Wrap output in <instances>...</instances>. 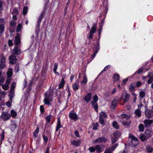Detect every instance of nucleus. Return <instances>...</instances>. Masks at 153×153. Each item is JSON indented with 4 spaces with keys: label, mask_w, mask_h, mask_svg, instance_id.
<instances>
[{
    "label": "nucleus",
    "mask_w": 153,
    "mask_h": 153,
    "mask_svg": "<svg viewBox=\"0 0 153 153\" xmlns=\"http://www.w3.org/2000/svg\"><path fill=\"white\" fill-rule=\"evenodd\" d=\"M53 92L52 90H51L48 94L45 93V98L44 101L45 104L50 105V102L52 101V96Z\"/></svg>",
    "instance_id": "1"
},
{
    "label": "nucleus",
    "mask_w": 153,
    "mask_h": 153,
    "mask_svg": "<svg viewBox=\"0 0 153 153\" xmlns=\"http://www.w3.org/2000/svg\"><path fill=\"white\" fill-rule=\"evenodd\" d=\"M129 137L131 139V142L129 143L130 146L131 147H135L138 144V141L137 138L134 137L132 134H129Z\"/></svg>",
    "instance_id": "2"
},
{
    "label": "nucleus",
    "mask_w": 153,
    "mask_h": 153,
    "mask_svg": "<svg viewBox=\"0 0 153 153\" xmlns=\"http://www.w3.org/2000/svg\"><path fill=\"white\" fill-rule=\"evenodd\" d=\"M97 27V25L96 24L94 23L89 33L88 34L87 36V38L88 39H90L93 38V34L96 32Z\"/></svg>",
    "instance_id": "3"
},
{
    "label": "nucleus",
    "mask_w": 153,
    "mask_h": 153,
    "mask_svg": "<svg viewBox=\"0 0 153 153\" xmlns=\"http://www.w3.org/2000/svg\"><path fill=\"white\" fill-rule=\"evenodd\" d=\"M11 117L10 114L7 112L3 111L1 118L4 121L9 120Z\"/></svg>",
    "instance_id": "4"
},
{
    "label": "nucleus",
    "mask_w": 153,
    "mask_h": 153,
    "mask_svg": "<svg viewBox=\"0 0 153 153\" xmlns=\"http://www.w3.org/2000/svg\"><path fill=\"white\" fill-rule=\"evenodd\" d=\"M45 13V10H43L41 12V14L38 18V20L37 22V24L36 25V28H39L40 24L42 21V19L44 17Z\"/></svg>",
    "instance_id": "5"
},
{
    "label": "nucleus",
    "mask_w": 153,
    "mask_h": 153,
    "mask_svg": "<svg viewBox=\"0 0 153 153\" xmlns=\"http://www.w3.org/2000/svg\"><path fill=\"white\" fill-rule=\"evenodd\" d=\"M12 53L13 55H19L21 53V50L19 48L16 46L14 47Z\"/></svg>",
    "instance_id": "6"
},
{
    "label": "nucleus",
    "mask_w": 153,
    "mask_h": 153,
    "mask_svg": "<svg viewBox=\"0 0 153 153\" xmlns=\"http://www.w3.org/2000/svg\"><path fill=\"white\" fill-rule=\"evenodd\" d=\"M107 140V138L104 137H99L97 139H96L94 141V142L95 143H105Z\"/></svg>",
    "instance_id": "7"
},
{
    "label": "nucleus",
    "mask_w": 153,
    "mask_h": 153,
    "mask_svg": "<svg viewBox=\"0 0 153 153\" xmlns=\"http://www.w3.org/2000/svg\"><path fill=\"white\" fill-rule=\"evenodd\" d=\"M152 136V134H149L148 135H146L143 134H140L139 136L141 140L143 142L145 140H146L148 139L151 137Z\"/></svg>",
    "instance_id": "8"
},
{
    "label": "nucleus",
    "mask_w": 153,
    "mask_h": 153,
    "mask_svg": "<svg viewBox=\"0 0 153 153\" xmlns=\"http://www.w3.org/2000/svg\"><path fill=\"white\" fill-rule=\"evenodd\" d=\"M130 95L126 93H123L121 96V99L124 101L125 102H128L129 99Z\"/></svg>",
    "instance_id": "9"
},
{
    "label": "nucleus",
    "mask_w": 153,
    "mask_h": 153,
    "mask_svg": "<svg viewBox=\"0 0 153 153\" xmlns=\"http://www.w3.org/2000/svg\"><path fill=\"white\" fill-rule=\"evenodd\" d=\"M9 59L10 62L12 64H15L16 62V57L13 54L10 56Z\"/></svg>",
    "instance_id": "10"
},
{
    "label": "nucleus",
    "mask_w": 153,
    "mask_h": 153,
    "mask_svg": "<svg viewBox=\"0 0 153 153\" xmlns=\"http://www.w3.org/2000/svg\"><path fill=\"white\" fill-rule=\"evenodd\" d=\"M20 35L17 33L16 35L15 38V40L14 41L15 44L16 45H19L21 42L20 41Z\"/></svg>",
    "instance_id": "11"
},
{
    "label": "nucleus",
    "mask_w": 153,
    "mask_h": 153,
    "mask_svg": "<svg viewBox=\"0 0 153 153\" xmlns=\"http://www.w3.org/2000/svg\"><path fill=\"white\" fill-rule=\"evenodd\" d=\"M145 114L147 118H149L153 115V111L149 109H146L145 111Z\"/></svg>",
    "instance_id": "12"
},
{
    "label": "nucleus",
    "mask_w": 153,
    "mask_h": 153,
    "mask_svg": "<svg viewBox=\"0 0 153 153\" xmlns=\"http://www.w3.org/2000/svg\"><path fill=\"white\" fill-rule=\"evenodd\" d=\"M79 81L77 79L75 83L72 85L73 90L75 91L79 89Z\"/></svg>",
    "instance_id": "13"
},
{
    "label": "nucleus",
    "mask_w": 153,
    "mask_h": 153,
    "mask_svg": "<svg viewBox=\"0 0 153 153\" xmlns=\"http://www.w3.org/2000/svg\"><path fill=\"white\" fill-rule=\"evenodd\" d=\"M62 127V126L61 125V124L60 118L59 117L58 118L57 122L56 129V131H57L60 128Z\"/></svg>",
    "instance_id": "14"
},
{
    "label": "nucleus",
    "mask_w": 153,
    "mask_h": 153,
    "mask_svg": "<svg viewBox=\"0 0 153 153\" xmlns=\"http://www.w3.org/2000/svg\"><path fill=\"white\" fill-rule=\"evenodd\" d=\"M69 115L70 118L75 121L78 118L77 114L75 113H70Z\"/></svg>",
    "instance_id": "15"
},
{
    "label": "nucleus",
    "mask_w": 153,
    "mask_h": 153,
    "mask_svg": "<svg viewBox=\"0 0 153 153\" xmlns=\"http://www.w3.org/2000/svg\"><path fill=\"white\" fill-rule=\"evenodd\" d=\"M118 101L117 99H114L111 102V108L115 109L117 106Z\"/></svg>",
    "instance_id": "16"
},
{
    "label": "nucleus",
    "mask_w": 153,
    "mask_h": 153,
    "mask_svg": "<svg viewBox=\"0 0 153 153\" xmlns=\"http://www.w3.org/2000/svg\"><path fill=\"white\" fill-rule=\"evenodd\" d=\"M92 94L91 93H88L84 98V100L87 102H89L91 100Z\"/></svg>",
    "instance_id": "17"
},
{
    "label": "nucleus",
    "mask_w": 153,
    "mask_h": 153,
    "mask_svg": "<svg viewBox=\"0 0 153 153\" xmlns=\"http://www.w3.org/2000/svg\"><path fill=\"white\" fill-rule=\"evenodd\" d=\"M81 141L80 140H78L77 141L74 140L71 141V143L74 146H77L80 145V144Z\"/></svg>",
    "instance_id": "18"
},
{
    "label": "nucleus",
    "mask_w": 153,
    "mask_h": 153,
    "mask_svg": "<svg viewBox=\"0 0 153 153\" xmlns=\"http://www.w3.org/2000/svg\"><path fill=\"white\" fill-rule=\"evenodd\" d=\"M153 120H145L144 121V123L145 124L146 126H150L153 123Z\"/></svg>",
    "instance_id": "19"
},
{
    "label": "nucleus",
    "mask_w": 153,
    "mask_h": 153,
    "mask_svg": "<svg viewBox=\"0 0 153 153\" xmlns=\"http://www.w3.org/2000/svg\"><path fill=\"white\" fill-rule=\"evenodd\" d=\"M65 83V82L64 81V77H62V79H61V81L60 82V83L59 85V88H62L64 86Z\"/></svg>",
    "instance_id": "20"
},
{
    "label": "nucleus",
    "mask_w": 153,
    "mask_h": 153,
    "mask_svg": "<svg viewBox=\"0 0 153 153\" xmlns=\"http://www.w3.org/2000/svg\"><path fill=\"white\" fill-rule=\"evenodd\" d=\"M14 91H12L10 90L9 93V96L10 98V100L12 101V99L14 96Z\"/></svg>",
    "instance_id": "21"
},
{
    "label": "nucleus",
    "mask_w": 153,
    "mask_h": 153,
    "mask_svg": "<svg viewBox=\"0 0 153 153\" xmlns=\"http://www.w3.org/2000/svg\"><path fill=\"white\" fill-rule=\"evenodd\" d=\"M135 83H132L130 85L129 88V90L130 91L132 92L134 91V90L135 88Z\"/></svg>",
    "instance_id": "22"
},
{
    "label": "nucleus",
    "mask_w": 153,
    "mask_h": 153,
    "mask_svg": "<svg viewBox=\"0 0 153 153\" xmlns=\"http://www.w3.org/2000/svg\"><path fill=\"white\" fill-rule=\"evenodd\" d=\"M13 69L12 68L9 69L8 71L7 72V77H11L13 74Z\"/></svg>",
    "instance_id": "23"
},
{
    "label": "nucleus",
    "mask_w": 153,
    "mask_h": 153,
    "mask_svg": "<svg viewBox=\"0 0 153 153\" xmlns=\"http://www.w3.org/2000/svg\"><path fill=\"white\" fill-rule=\"evenodd\" d=\"M112 135L113 136H114L116 138H118L120 136L121 133L120 131H117Z\"/></svg>",
    "instance_id": "24"
},
{
    "label": "nucleus",
    "mask_w": 153,
    "mask_h": 153,
    "mask_svg": "<svg viewBox=\"0 0 153 153\" xmlns=\"http://www.w3.org/2000/svg\"><path fill=\"white\" fill-rule=\"evenodd\" d=\"M135 114L138 117H140L141 116V111L140 109L136 110L134 112Z\"/></svg>",
    "instance_id": "25"
},
{
    "label": "nucleus",
    "mask_w": 153,
    "mask_h": 153,
    "mask_svg": "<svg viewBox=\"0 0 153 153\" xmlns=\"http://www.w3.org/2000/svg\"><path fill=\"white\" fill-rule=\"evenodd\" d=\"M146 150L149 152H152L153 151V149L150 145H147L146 146Z\"/></svg>",
    "instance_id": "26"
},
{
    "label": "nucleus",
    "mask_w": 153,
    "mask_h": 153,
    "mask_svg": "<svg viewBox=\"0 0 153 153\" xmlns=\"http://www.w3.org/2000/svg\"><path fill=\"white\" fill-rule=\"evenodd\" d=\"M92 107L95 110L98 112V105L97 103H92Z\"/></svg>",
    "instance_id": "27"
},
{
    "label": "nucleus",
    "mask_w": 153,
    "mask_h": 153,
    "mask_svg": "<svg viewBox=\"0 0 153 153\" xmlns=\"http://www.w3.org/2000/svg\"><path fill=\"white\" fill-rule=\"evenodd\" d=\"M99 44L98 45H97V46L95 45V47H98V48H97V49H96V50H94L95 51L94 53V54L92 55V56L93 58H94V57L96 55L97 53L98 50L99 49Z\"/></svg>",
    "instance_id": "28"
},
{
    "label": "nucleus",
    "mask_w": 153,
    "mask_h": 153,
    "mask_svg": "<svg viewBox=\"0 0 153 153\" xmlns=\"http://www.w3.org/2000/svg\"><path fill=\"white\" fill-rule=\"evenodd\" d=\"M113 77L114 79V81H119L120 79V76L118 74H116L114 75L113 76Z\"/></svg>",
    "instance_id": "29"
},
{
    "label": "nucleus",
    "mask_w": 153,
    "mask_h": 153,
    "mask_svg": "<svg viewBox=\"0 0 153 153\" xmlns=\"http://www.w3.org/2000/svg\"><path fill=\"white\" fill-rule=\"evenodd\" d=\"M5 61L6 58L4 56V55L3 54H1V55L0 62L5 63Z\"/></svg>",
    "instance_id": "30"
},
{
    "label": "nucleus",
    "mask_w": 153,
    "mask_h": 153,
    "mask_svg": "<svg viewBox=\"0 0 153 153\" xmlns=\"http://www.w3.org/2000/svg\"><path fill=\"white\" fill-rule=\"evenodd\" d=\"M145 95V93L143 91H141L139 93V97L141 99L143 98Z\"/></svg>",
    "instance_id": "31"
},
{
    "label": "nucleus",
    "mask_w": 153,
    "mask_h": 153,
    "mask_svg": "<svg viewBox=\"0 0 153 153\" xmlns=\"http://www.w3.org/2000/svg\"><path fill=\"white\" fill-rule=\"evenodd\" d=\"M22 28V25L21 24H19L17 26L16 31L17 32H18L21 30V29Z\"/></svg>",
    "instance_id": "32"
},
{
    "label": "nucleus",
    "mask_w": 153,
    "mask_h": 153,
    "mask_svg": "<svg viewBox=\"0 0 153 153\" xmlns=\"http://www.w3.org/2000/svg\"><path fill=\"white\" fill-rule=\"evenodd\" d=\"M11 115L13 117H16L17 115L16 112L14 110H12L10 111Z\"/></svg>",
    "instance_id": "33"
},
{
    "label": "nucleus",
    "mask_w": 153,
    "mask_h": 153,
    "mask_svg": "<svg viewBox=\"0 0 153 153\" xmlns=\"http://www.w3.org/2000/svg\"><path fill=\"white\" fill-rule=\"evenodd\" d=\"M16 82H14L12 83L10 87V90L12 91H14V89L16 87Z\"/></svg>",
    "instance_id": "34"
},
{
    "label": "nucleus",
    "mask_w": 153,
    "mask_h": 153,
    "mask_svg": "<svg viewBox=\"0 0 153 153\" xmlns=\"http://www.w3.org/2000/svg\"><path fill=\"white\" fill-rule=\"evenodd\" d=\"M12 13L13 15L17 16L19 13V11L17 9L14 8L12 12Z\"/></svg>",
    "instance_id": "35"
},
{
    "label": "nucleus",
    "mask_w": 153,
    "mask_h": 153,
    "mask_svg": "<svg viewBox=\"0 0 153 153\" xmlns=\"http://www.w3.org/2000/svg\"><path fill=\"white\" fill-rule=\"evenodd\" d=\"M39 131V128L38 127H37L36 130L34 132L33 135L35 137H36L38 136V134Z\"/></svg>",
    "instance_id": "36"
},
{
    "label": "nucleus",
    "mask_w": 153,
    "mask_h": 153,
    "mask_svg": "<svg viewBox=\"0 0 153 153\" xmlns=\"http://www.w3.org/2000/svg\"><path fill=\"white\" fill-rule=\"evenodd\" d=\"M93 101L92 102V103H97V102L98 100V97L97 95H95L93 97Z\"/></svg>",
    "instance_id": "37"
},
{
    "label": "nucleus",
    "mask_w": 153,
    "mask_h": 153,
    "mask_svg": "<svg viewBox=\"0 0 153 153\" xmlns=\"http://www.w3.org/2000/svg\"><path fill=\"white\" fill-rule=\"evenodd\" d=\"M2 88L4 90H7L9 88V86L7 84H5L2 85Z\"/></svg>",
    "instance_id": "38"
},
{
    "label": "nucleus",
    "mask_w": 153,
    "mask_h": 153,
    "mask_svg": "<svg viewBox=\"0 0 153 153\" xmlns=\"http://www.w3.org/2000/svg\"><path fill=\"white\" fill-rule=\"evenodd\" d=\"M117 138L113 136L112 135L111 136V143L113 144L117 141Z\"/></svg>",
    "instance_id": "39"
},
{
    "label": "nucleus",
    "mask_w": 153,
    "mask_h": 153,
    "mask_svg": "<svg viewBox=\"0 0 153 153\" xmlns=\"http://www.w3.org/2000/svg\"><path fill=\"white\" fill-rule=\"evenodd\" d=\"M28 11V8L26 7H25L23 9V15H25L27 13Z\"/></svg>",
    "instance_id": "40"
},
{
    "label": "nucleus",
    "mask_w": 153,
    "mask_h": 153,
    "mask_svg": "<svg viewBox=\"0 0 153 153\" xmlns=\"http://www.w3.org/2000/svg\"><path fill=\"white\" fill-rule=\"evenodd\" d=\"M107 115L104 112H102L100 113V116L99 117H102L103 118H106L107 117Z\"/></svg>",
    "instance_id": "41"
},
{
    "label": "nucleus",
    "mask_w": 153,
    "mask_h": 153,
    "mask_svg": "<svg viewBox=\"0 0 153 153\" xmlns=\"http://www.w3.org/2000/svg\"><path fill=\"white\" fill-rule=\"evenodd\" d=\"M152 131V130L151 128H149L147 129L145 131V134L147 135H149L151 133Z\"/></svg>",
    "instance_id": "42"
},
{
    "label": "nucleus",
    "mask_w": 153,
    "mask_h": 153,
    "mask_svg": "<svg viewBox=\"0 0 153 153\" xmlns=\"http://www.w3.org/2000/svg\"><path fill=\"white\" fill-rule=\"evenodd\" d=\"M139 129L140 131H143L144 130V127L143 125L142 124H140L139 126Z\"/></svg>",
    "instance_id": "43"
},
{
    "label": "nucleus",
    "mask_w": 153,
    "mask_h": 153,
    "mask_svg": "<svg viewBox=\"0 0 153 153\" xmlns=\"http://www.w3.org/2000/svg\"><path fill=\"white\" fill-rule=\"evenodd\" d=\"M16 125L15 123H12L11 124V129L12 131H13L16 128Z\"/></svg>",
    "instance_id": "44"
},
{
    "label": "nucleus",
    "mask_w": 153,
    "mask_h": 153,
    "mask_svg": "<svg viewBox=\"0 0 153 153\" xmlns=\"http://www.w3.org/2000/svg\"><path fill=\"white\" fill-rule=\"evenodd\" d=\"M19 71V64H16L15 66L14 71L16 73L18 72Z\"/></svg>",
    "instance_id": "45"
},
{
    "label": "nucleus",
    "mask_w": 153,
    "mask_h": 153,
    "mask_svg": "<svg viewBox=\"0 0 153 153\" xmlns=\"http://www.w3.org/2000/svg\"><path fill=\"white\" fill-rule=\"evenodd\" d=\"M4 25H0V33H3L4 31Z\"/></svg>",
    "instance_id": "46"
},
{
    "label": "nucleus",
    "mask_w": 153,
    "mask_h": 153,
    "mask_svg": "<svg viewBox=\"0 0 153 153\" xmlns=\"http://www.w3.org/2000/svg\"><path fill=\"white\" fill-rule=\"evenodd\" d=\"M113 126L116 129L119 128V126L118 125L116 121H114L112 123Z\"/></svg>",
    "instance_id": "47"
},
{
    "label": "nucleus",
    "mask_w": 153,
    "mask_h": 153,
    "mask_svg": "<svg viewBox=\"0 0 153 153\" xmlns=\"http://www.w3.org/2000/svg\"><path fill=\"white\" fill-rule=\"evenodd\" d=\"M52 116L51 115H49L45 117V120L48 123H49L51 119Z\"/></svg>",
    "instance_id": "48"
},
{
    "label": "nucleus",
    "mask_w": 153,
    "mask_h": 153,
    "mask_svg": "<svg viewBox=\"0 0 153 153\" xmlns=\"http://www.w3.org/2000/svg\"><path fill=\"white\" fill-rule=\"evenodd\" d=\"M118 146V144L116 143L110 149H111L112 152H113Z\"/></svg>",
    "instance_id": "49"
},
{
    "label": "nucleus",
    "mask_w": 153,
    "mask_h": 153,
    "mask_svg": "<svg viewBox=\"0 0 153 153\" xmlns=\"http://www.w3.org/2000/svg\"><path fill=\"white\" fill-rule=\"evenodd\" d=\"M143 69L142 68H139L138 71H137L135 72L134 74H140L143 71Z\"/></svg>",
    "instance_id": "50"
},
{
    "label": "nucleus",
    "mask_w": 153,
    "mask_h": 153,
    "mask_svg": "<svg viewBox=\"0 0 153 153\" xmlns=\"http://www.w3.org/2000/svg\"><path fill=\"white\" fill-rule=\"evenodd\" d=\"M42 137L43 140L45 141V143H46L48 141V138L47 137H46L44 134H42Z\"/></svg>",
    "instance_id": "51"
},
{
    "label": "nucleus",
    "mask_w": 153,
    "mask_h": 153,
    "mask_svg": "<svg viewBox=\"0 0 153 153\" xmlns=\"http://www.w3.org/2000/svg\"><path fill=\"white\" fill-rule=\"evenodd\" d=\"M84 79L82 81V83L83 84H86L87 83V79L85 75H84Z\"/></svg>",
    "instance_id": "52"
},
{
    "label": "nucleus",
    "mask_w": 153,
    "mask_h": 153,
    "mask_svg": "<svg viewBox=\"0 0 153 153\" xmlns=\"http://www.w3.org/2000/svg\"><path fill=\"white\" fill-rule=\"evenodd\" d=\"M97 150V152H101V148L100 146L99 145L96 146L95 148V150Z\"/></svg>",
    "instance_id": "53"
},
{
    "label": "nucleus",
    "mask_w": 153,
    "mask_h": 153,
    "mask_svg": "<svg viewBox=\"0 0 153 153\" xmlns=\"http://www.w3.org/2000/svg\"><path fill=\"white\" fill-rule=\"evenodd\" d=\"M153 82V75H152V76L148 80L147 83L148 84H151L152 82Z\"/></svg>",
    "instance_id": "54"
},
{
    "label": "nucleus",
    "mask_w": 153,
    "mask_h": 153,
    "mask_svg": "<svg viewBox=\"0 0 153 153\" xmlns=\"http://www.w3.org/2000/svg\"><path fill=\"white\" fill-rule=\"evenodd\" d=\"M0 136L1 137V141H2L4 140V131H3Z\"/></svg>",
    "instance_id": "55"
},
{
    "label": "nucleus",
    "mask_w": 153,
    "mask_h": 153,
    "mask_svg": "<svg viewBox=\"0 0 153 153\" xmlns=\"http://www.w3.org/2000/svg\"><path fill=\"white\" fill-rule=\"evenodd\" d=\"M112 152L110 149V148H109L105 150L104 153H111Z\"/></svg>",
    "instance_id": "56"
},
{
    "label": "nucleus",
    "mask_w": 153,
    "mask_h": 153,
    "mask_svg": "<svg viewBox=\"0 0 153 153\" xmlns=\"http://www.w3.org/2000/svg\"><path fill=\"white\" fill-rule=\"evenodd\" d=\"M120 118H128V116L126 114H123L120 116Z\"/></svg>",
    "instance_id": "57"
},
{
    "label": "nucleus",
    "mask_w": 153,
    "mask_h": 153,
    "mask_svg": "<svg viewBox=\"0 0 153 153\" xmlns=\"http://www.w3.org/2000/svg\"><path fill=\"white\" fill-rule=\"evenodd\" d=\"M132 95L134 96L133 102L134 103H135L136 102V100L137 99V95L134 93H132Z\"/></svg>",
    "instance_id": "58"
},
{
    "label": "nucleus",
    "mask_w": 153,
    "mask_h": 153,
    "mask_svg": "<svg viewBox=\"0 0 153 153\" xmlns=\"http://www.w3.org/2000/svg\"><path fill=\"white\" fill-rule=\"evenodd\" d=\"M98 126V123H95L93 126V129L94 130H96L97 129V126Z\"/></svg>",
    "instance_id": "59"
},
{
    "label": "nucleus",
    "mask_w": 153,
    "mask_h": 153,
    "mask_svg": "<svg viewBox=\"0 0 153 153\" xmlns=\"http://www.w3.org/2000/svg\"><path fill=\"white\" fill-rule=\"evenodd\" d=\"M99 122L102 124H103L104 123V122L103 118L102 117H99Z\"/></svg>",
    "instance_id": "60"
},
{
    "label": "nucleus",
    "mask_w": 153,
    "mask_h": 153,
    "mask_svg": "<svg viewBox=\"0 0 153 153\" xmlns=\"http://www.w3.org/2000/svg\"><path fill=\"white\" fill-rule=\"evenodd\" d=\"M58 66V64L57 63H55L54 64V68H53V71L55 73L56 71V70Z\"/></svg>",
    "instance_id": "61"
},
{
    "label": "nucleus",
    "mask_w": 153,
    "mask_h": 153,
    "mask_svg": "<svg viewBox=\"0 0 153 153\" xmlns=\"http://www.w3.org/2000/svg\"><path fill=\"white\" fill-rule=\"evenodd\" d=\"M5 63L0 62V69H3L5 66Z\"/></svg>",
    "instance_id": "62"
},
{
    "label": "nucleus",
    "mask_w": 153,
    "mask_h": 153,
    "mask_svg": "<svg viewBox=\"0 0 153 153\" xmlns=\"http://www.w3.org/2000/svg\"><path fill=\"white\" fill-rule=\"evenodd\" d=\"M88 150L91 152H94L95 151V148L93 147H91L89 148Z\"/></svg>",
    "instance_id": "63"
},
{
    "label": "nucleus",
    "mask_w": 153,
    "mask_h": 153,
    "mask_svg": "<svg viewBox=\"0 0 153 153\" xmlns=\"http://www.w3.org/2000/svg\"><path fill=\"white\" fill-rule=\"evenodd\" d=\"M127 153V150L125 148L123 150L120 151L118 153Z\"/></svg>",
    "instance_id": "64"
}]
</instances>
